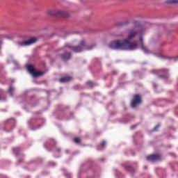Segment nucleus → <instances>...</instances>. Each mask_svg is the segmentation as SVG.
I'll use <instances>...</instances> for the list:
<instances>
[{"instance_id": "nucleus-14", "label": "nucleus", "mask_w": 178, "mask_h": 178, "mask_svg": "<svg viewBox=\"0 0 178 178\" xmlns=\"http://www.w3.org/2000/svg\"><path fill=\"white\" fill-rule=\"evenodd\" d=\"M13 90H14V89H13V86L9 87L8 92L10 93L11 96H13Z\"/></svg>"}, {"instance_id": "nucleus-7", "label": "nucleus", "mask_w": 178, "mask_h": 178, "mask_svg": "<svg viewBox=\"0 0 178 178\" xmlns=\"http://www.w3.org/2000/svg\"><path fill=\"white\" fill-rule=\"evenodd\" d=\"M36 41L37 39L35 38H31L26 41L18 42V45H19V47L30 46L34 44Z\"/></svg>"}, {"instance_id": "nucleus-11", "label": "nucleus", "mask_w": 178, "mask_h": 178, "mask_svg": "<svg viewBox=\"0 0 178 178\" xmlns=\"http://www.w3.org/2000/svg\"><path fill=\"white\" fill-rule=\"evenodd\" d=\"M178 3V1H177V0L166 1L167 4H175V3Z\"/></svg>"}, {"instance_id": "nucleus-6", "label": "nucleus", "mask_w": 178, "mask_h": 178, "mask_svg": "<svg viewBox=\"0 0 178 178\" xmlns=\"http://www.w3.org/2000/svg\"><path fill=\"white\" fill-rule=\"evenodd\" d=\"M140 104H141V96L136 95L131 100V106L132 108H136L137 105H139Z\"/></svg>"}, {"instance_id": "nucleus-19", "label": "nucleus", "mask_w": 178, "mask_h": 178, "mask_svg": "<svg viewBox=\"0 0 178 178\" xmlns=\"http://www.w3.org/2000/svg\"><path fill=\"white\" fill-rule=\"evenodd\" d=\"M158 127H159V125L156 126V127L154 128V130L156 131V129H158Z\"/></svg>"}, {"instance_id": "nucleus-4", "label": "nucleus", "mask_w": 178, "mask_h": 178, "mask_svg": "<svg viewBox=\"0 0 178 178\" xmlns=\"http://www.w3.org/2000/svg\"><path fill=\"white\" fill-rule=\"evenodd\" d=\"M151 72L153 74L158 75V76H159V78H161V79H167L168 78V75H163V74H168V70H152Z\"/></svg>"}, {"instance_id": "nucleus-17", "label": "nucleus", "mask_w": 178, "mask_h": 178, "mask_svg": "<svg viewBox=\"0 0 178 178\" xmlns=\"http://www.w3.org/2000/svg\"><path fill=\"white\" fill-rule=\"evenodd\" d=\"M106 145V142L105 140H102V142L101 143V145H102V147H104Z\"/></svg>"}, {"instance_id": "nucleus-18", "label": "nucleus", "mask_w": 178, "mask_h": 178, "mask_svg": "<svg viewBox=\"0 0 178 178\" xmlns=\"http://www.w3.org/2000/svg\"><path fill=\"white\" fill-rule=\"evenodd\" d=\"M139 40H140V43H143V38L141 36L140 37Z\"/></svg>"}, {"instance_id": "nucleus-9", "label": "nucleus", "mask_w": 178, "mask_h": 178, "mask_svg": "<svg viewBox=\"0 0 178 178\" xmlns=\"http://www.w3.org/2000/svg\"><path fill=\"white\" fill-rule=\"evenodd\" d=\"M59 57L61 58L62 60L66 61L70 59L72 57V54L70 52H66L63 54H60Z\"/></svg>"}, {"instance_id": "nucleus-16", "label": "nucleus", "mask_w": 178, "mask_h": 178, "mask_svg": "<svg viewBox=\"0 0 178 178\" xmlns=\"http://www.w3.org/2000/svg\"><path fill=\"white\" fill-rule=\"evenodd\" d=\"M142 50L144 51V53L148 54V49L144 46L142 45Z\"/></svg>"}, {"instance_id": "nucleus-8", "label": "nucleus", "mask_w": 178, "mask_h": 178, "mask_svg": "<svg viewBox=\"0 0 178 178\" xmlns=\"http://www.w3.org/2000/svg\"><path fill=\"white\" fill-rule=\"evenodd\" d=\"M147 161H150L152 162H155L160 160V156L159 154H152L146 157Z\"/></svg>"}, {"instance_id": "nucleus-20", "label": "nucleus", "mask_w": 178, "mask_h": 178, "mask_svg": "<svg viewBox=\"0 0 178 178\" xmlns=\"http://www.w3.org/2000/svg\"><path fill=\"white\" fill-rule=\"evenodd\" d=\"M145 169H147V167H146V166H145Z\"/></svg>"}, {"instance_id": "nucleus-3", "label": "nucleus", "mask_w": 178, "mask_h": 178, "mask_svg": "<svg viewBox=\"0 0 178 178\" xmlns=\"http://www.w3.org/2000/svg\"><path fill=\"white\" fill-rule=\"evenodd\" d=\"M46 14L48 16L57 17H68L70 13L65 11L56 10H48L46 11Z\"/></svg>"}, {"instance_id": "nucleus-5", "label": "nucleus", "mask_w": 178, "mask_h": 178, "mask_svg": "<svg viewBox=\"0 0 178 178\" xmlns=\"http://www.w3.org/2000/svg\"><path fill=\"white\" fill-rule=\"evenodd\" d=\"M28 71L29 74H31L33 78H37L38 76H41L42 75L44 74L43 72H35L34 70V67L32 65H29L28 66Z\"/></svg>"}, {"instance_id": "nucleus-10", "label": "nucleus", "mask_w": 178, "mask_h": 178, "mask_svg": "<svg viewBox=\"0 0 178 178\" xmlns=\"http://www.w3.org/2000/svg\"><path fill=\"white\" fill-rule=\"evenodd\" d=\"M72 80V77L70 76H64V77H62V78H60L59 79V82L60 83H67L68 81H70Z\"/></svg>"}, {"instance_id": "nucleus-1", "label": "nucleus", "mask_w": 178, "mask_h": 178, "mask_svg": "<svg viewBox=\"0 0 178 178\" xmlns=\"http://www.w3.org/2000/svg\"><path fill=\"white\" fill-rule=\"evenodd\" d=\"M143 31L141 29H131L129 31L127 39L125 40H115L114 41H111L109 43L108 47L112 49H120L123 51L126 50H134L137 49L138 44L136 42H131L134 38L137 35V34L142 35Z\"/></svg>"}, {"instance_id": "nucleus-15", "label": "nucleus", "mask_w": 178, "mask_h": 178, "mask_svg": "<svg viewBox=\"0 0 178 178\" xmlns=\"http://www.w3.org/2000/svg\"><path fill=\"white\" fill-rule=\"evenodd\" d=\"M74 142L75 143H76V144H79V143H81V140H80V138H74Z\"/></svg>"}, {"instance_id": "nucleus-12", "label": "nucleus", "mask_w": 178, "mask_h": 178, "mask_svg": "<svg viewBox=\"0 0 178 178\" xmlns=\"http://www.w3.org/2000/svg\"><path fill=\"white\" fill-rule=\"evenodd\" d=\"M87 85L90 88H92L94 86V83L92 81H88Z\"/></svg>"}, {"instance_id": "nucleus-13", "label": "nucleus", "mask_w": 178, "mask_h": 178, "mask_svg": "<svg viewBox=\"0 0 178 178\" xmlns=\"http://www.w3.org/2000/svg\"><path fill=\"white\" fill-rule=\"evenodd\" d=\"M126 169H127V171H129L130 172H134V168L132 167H131V166H127L126 168Z\"/></svg>"}, {"instance_id": "nucleus-2", "label": "nucleus", "mask_w": 178, "mask_h": 178, "mask_svg": "<svg viewBox=\"0 0 178 178\" xmlns=\"http://www.w3.org/2000/svg\"><path fill=\"white\" fill-rule=\"evenodd\" d=\"M93 47H94V46H90L89 47V46L86 45V42L84 40L81 41V42L79 43V45L76 46V47H70V45L64 46V49L65 48H70L74 53H81L84 49H86V50L93 49Z\"/></svg>"}]
</instances>
